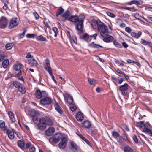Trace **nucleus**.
Instances as JSON below:
<instances>
[{
	"label": "nucleus",
	"instance_id": "nucleus-28",
	"mask_svg": "<svg viewBox=\"0 0 152 152\" xmlns=\"http://www.w3.org/2000/svg\"><path fill=\"white\" fill-rule=\"evenodd\" d=\"M22 65V64L21 63H18L14 65L13 68L16 71H19L21 68Z\"/></svg>",
	"mask_w": 152,
	"mask_h": 152
},
{
	"label": "nucleus",
	"instance_id": "nucleus-16",
	"mask_svg": "<svg viewBox=\"0 0 152 152\" xmlns=\"http://www.w3.org/2000/svg\"><path fill=\"white\" fill-rule=\"evenodd\" d=\"M28 61L29 64L32 66H36L38 65L37 62L34 58L32 59H28Z\"/></svg>",
	"mask_w": 152,
	"mask_h": 152
},
{
	"label": "nucleus",
	"instance_id": "nucleus-13",
	"mask_svg": "<svg viewBox=\"0 0 152 152\" xmlns=\"http://www.w3.org/2000/svg\"><path fill=\"white\" fill-rule=\"evenodd\" d=\"M18 19L16 18H13L12 19L10 22V24L9 27L10 28H12L15 27L18 24Z\"/></svg>",
	"mask_w": 152,
	"mask_h": 152
},
{
	"label": "nucleus",
	"instance_id": "nucleus-17",
	"mask_svg": "<svg viewBox=\"0 0 152 152\" xmlns=\"http://www.w3.org/2000/svg\"><path fill=\"white\" fill-rule=\"evenodd\" d=\"M0 128L4 132H6L7 128L5 126V122L3 120H0Z\"/></svg>",
	"mask_w": 152,
	"mask_h": 152
},
{
	"label": "nucleus",
	"instance_id": "nucleus-53",
	"mask_svg": "<svg viewBox=\"0 0 152 152\" xmlns=\"http://www.w3.org/2000/svg\"><path fill=\"white\" fill-rule=\"evenodd\" d=\"M124 81V80L123 78H121L120 79H118L116 81V83L118 84H120Z\"/></svg>",
	"mask_w": 152,
	"mask_h": 152
},
{
	"label": "nucleus",
	"instance_id": "nucleus-56",
	"mask_svg": "<svg viewBox=\"0 0 152 152\" xmlns=\"http://www.w3.org/2000/svg\"><path fill=\"white\" fill-rule=\"evenodd\" d=\"M125 31L129 33H131L132 29L129 27H126L125 28Z\"/></svg>",
	"mask_w": 152,
	"mask_h": 152
},
{
	"label": "nucleus",
	"instance_id": "nucleus-2",
	"mask_svg": "<svg viewBox=\"0 0 152 152\" xmlns=\"http://www.w3.org/2000/svg\"><path fill=\"white\" fill-rule=\"evenodd\" d=\"M85 17L83 15H80L78 17L75 16H71L69 21L72 22L77 23V24H75L76 29L78 31L83 32V26L84 21Z\"/></svg>",
	"mask_w": 152,
	"mask_h": 152
},
{
	"label": "nucleus",
	"instance_id": "nucleus-63",
	"mask_svg": "<svg viewBox=\"0 0 152 152\" xmlns=\"http://www.w3.org/2000/svg\"><path fill=\"white\" fill-rule=\"evenodd\" d=\"M116 72L117 73L120 74H122L123 75L124 74V73L123 72L121 71L120 69H117L116 70Z\"/></svg>",
	"mask_w": 152,
	"mask_h": 152
},
{
	"label": "nucleus",
	"instance_id": "nucleus-32",
	"mask_svg": "<svg viewBox=\"0 0 152 152\" xmlns=\"http://www.w3.org/2000/svg\"><path fill=\"white\" fill-rule=\"evenodd\" d=\"M36 39L38 41H46L47 39L45 37L42 35H40L36 37Z\"/></svg>",
	"mask_w": 152,
	"mask_h": 152
},
{
	"label": "nucleus",
	"instance_id": "nucleus-7",
	"mask_svg": "<svg viewBox=\"0 0 152 152\" xmlns=\"http://www.w3.org/2000/svg\"><path fill=\"white\" fill-rule=\"evenodd\" d=\"M67 141V137H63L58 144V146L60 149H64L65 148Z\"/></svg>",
	"mask_w": 152,
	"mask_h": 152
},
{
	"label": "nucleus",
	"instance_id": "nucleus-24",
	"mask_svg": "<svg viewBox=\"0 0 152 152\" xmlns=\"http://www.w3.org/2000/svg\"><path fill=\"white\" fill-rule=\"evenodd\" d=\"M70 145L71 149L72 150H74V151H75L77 149V145L74 142H71L70 144Z\"/></svg>",
	"mask_w": 152,
	"mask_h": 152
},
{
	"label": "nucleus",
	"instance_id": "nucleus-3",
	"mask_svg": "<svg viewBox=\"0 0 152 152\" xmlns=\"http://www.w3.org/2000/svg\"><path fill=\"white\" fill-rule=\"evenodd\" d=\"M13 86L21 94H25L26 92V89L23 85L17 81H14L13 82Z\"/></svg>",
	"mask_w": 152,
	"mask_h": 152
},
{
	"label": "nucleus",
	"instance_id": "nucleus-20",
	"mask_svg": "<svg viewBox=\"0 0 152 152\" xmlns=\"http://www.w3.org/2000/svg\"><path fill=\"white\" fill-rule=\"evenodd\" d=\"M104 38L103 39V41L106 42H112L113 41L114 39L113 37L112 36L109 35V34H108V36L107 37Z\"/></svg>",
	"mask_w": 152,
	"mask_h": 152
},
{
	"label": "nucleus",
	"instance_id": "nucleus-48",
	"mask_svg": "<svg viewBox=\"0 0 152 152\" xmlns=\"http://www.w3.org/2000/svg\"><path fill=\"white\" fill-rule=\"evenodd\" d=\"M134 17L137 19H138L141 20L142 18L139 15V14L138 13H135L134 14Z\"/></svg>",
	"mask_w": 152,
	"mask_h": 152
},
{
	"label": "nucleus",
	"instance_id": "nucleus-29",
	"mask_svg": "<svg viewBox=\"0 0 152 152\" xmlns=\"http://www.w3.org/2000/svg\"><path fill=\"white\" fill-rule=\"evenodd\" d=\"M143 130L144 132L146 133L150 136H152V131L149 129L145 127L143 128Z\"/></svg>",
	"mask_w": 152,
	"mask_h": 152
},
{
	"label": "nucleus",
	"instance_id": "nucleus-30",
	"mask_svg": "<svg viewBox=\"0 0 152 152\" xmlns=\"http://www.w3.org/2000/svg\"><path fill=\"white\" fill-rule=\"evenodd\" d=\"M35 96L38 99H40L42 97L41 92L39 89H38L36 91Z\"/></svg>",
	"mask_w": 152,
	"mask_h": 152
},
{
	"label": "nucleus",
	"instance_id": "nucleus-54",
	"mask_svg": "<svg viewBox=\"0 0 152 152\" xmlns=\"http://www.w3.org/2000/svg\"><path fill=\"white\" fill-rule=\"evenodd\" d=\"M126 9L129 11H135L137 10L136 9H135L134 7H132L130 8L129 7H127Z\"/></svg>",
	"mask_w": 152,
	"mask_h": 152
},
{
	"label": "nucleus",
	"instance_id": "nucleus-31",
	"mask_svg": "<svg viewBox=\"0 0 152 152\" xmlns=\"http://www.w3.org/2000/svg\"><path fill=\"white\" fill-rule=\"evenodd\" d=\"M77 135L82 139L83 141H85L86 143L89 145H90L91 143L90 142L86 139L80 133L77 134Z\"/></svg>",
	"mask_w": 152,
	"mask_h": 152
},
{
	"label": "nucleus",
	"instance_id": "nucleus-42",
	"mask_svg": "<svg viewBox=\"0 0 152 152\" xmlns=\"http://www.w3.org/2000/svg\"><path fill=\"white\" fill-rule=\"evenodd\" d=\"M136 125L137 127L142 128L144 126V124L142 121H140L136 123Z\"/></svg>",
	"mask_w": 152,
	"mask_h": 152
},
{
	"label": "nucleus",
	"instance_id": "nucleus-4",
	"mask_svg": "<svg viewBox=\"0 0 152 152\" xmlns=\"http://www.w3.org/2000/svg\"><path fill=\"white\" fill-rule=\"evenodd\" d=\"M63 136L61 133H58L53 135L49 139L50 142L52 144H56L58 142Z\"/></svg>",
	"mask_w": 152,
	"mask_h": 152
},
{
	"label": "nucleus",
	"instance_id": "nucleus-39",
	"mask_svg": "<svg viewBox=\"0 0 152 152\" xmlns=\"http://www.w3.org/2000/svg\"><path fill=\"white\" fill-rule=\"evenodd\" d=\"M124 152H134L133 150L130 147L126 146L124 148Z\"/></svg>",
	"mask_w": 152,
	"mask_h": 152
},
{
	"label": "nucleus",
	"instance_id": "nucleus-59",
	"mask_svg": "<svg viewBox=\"0 0 152 152\" xmlns=\"http://www.w3.org/2000/svg\"><path fill=\"white\" fill-rule=\"evenodd\" d=\"M26 58L28 59H31L33 58L34 57L33 56H31L30 53H28L26 56Z\"/></svg>",
	"mask_w": 152,
	"mask_h": 152
},
{
	"label": "nucleus",
	"instance_id": "nucleus-40",
	"mask_svg": "<svg viewBox=\"0 0 152 152\" xmlns=\"http://www.w3.org/2000/svg\"><path fill=\"white\" fill-rule=\"evenodd\" d=\"M88 82L90 84L92 85L96 83V81L93 78H89L88 79Z\"/></svg>",
	"mask_w": 152,
	"mask_h": 152
},
{
	"label": "nucleus",
	"instance_id": "nucleus-51",
	"mask_svg": "<svg viewBox=\"0 0 152 152\" xmlns=\"http://www.w3.org/2000/svg\"><path fill=\"white\" fill-rule=\"evenodd\" d=\"M41 94L42 97V98L46 97V96L48 95L47 93L45 91H42L41 92Z\"/></svg>",
	"mask_w": 152,
	"mask_h": 152
},
{
	"label": "nucleus",
	"instance_id": "nucleus-1",
	"mask_svg": "<svg viewBox=\"0 0 152 152\" xmlns=\"http://www.w3.org/2000/svg\"><path fill=\"white\" fill-rule=\"evenodd\" d=\"M91 25L94 29H95L97 26L98 31L100 32L101 36L103 38L107 37L110 33L107 26L100 20L92 21Z\"/></svg>",
	"mask_w": 152,
	"mask_h": 152
},
{
	"label": "nucleus",
	"instance_id": "nucleus-33",
	"mask_svg": "<svg viewBox=\"0 0 152 152\" xmlns=\"http://www.w3.org/2000/svg\"><path fill=\"white\" fill-rule=\"evenodd\" d=\"M64 11V10L61 7H60L58 10L56 12V16L58 17Z\"/></svg>",
	"mask_w": 152,
	"mask_h": 152
},
{
	"label": "nucleus",
	"instance_id": "nucleus-47",
	"mask_svg": "<svg viewBox=\"0 0 152 152\" xmlns=\"http://www.w3.org/2000/svg\"><path fill=\"white\" fill-rule=\"evenodd\" d=\"M32 113L35 115H35L36 116V115H40V113L37 110H32Z\"/></svg>",
	"mask_w": 152,
	"mask_h": 152
},
{
	"label": "nucleus",
	"instance_id": "nucleus-61",
	"mask_svg": "<svg viewBox=\"0 0 152 152\" xmlns=\"http://www.w3.org/2000/svg\"><path fill=\"white\" fill-rule=\"evenodd\" d=\"M35 148L34 147H31L29 148L30 152H35Z\"/></svg>",
	"mask_w": 152,
	"mask_h": 152
},
{
	"label": "nucleus",
	"instance_id": "nucleus-44",
	"mask_svg": "<svg viewBox=\"0 0 152 152\" xmlns=\"http://www.w3.org/2000/svg\"><path fill=\"white\" fill-rule=\"evenodd\" d=\"M113 43L114 45L118 48H121L122 47L121 45L116 40L113 41Z\"/></svg>",
	"mask_w": 152,
	"mask_h": 152
},
{
	"label": "nucleus",
	"instance_id": "nucleus-49",
	"mask_svg": "<svg viewBox=\"0 0 152 152\" xmlns=\"http://www.w3.org/2000/svg\"><path fill=\"white\" fill-rule=\"evenodd\" d=\"M4 58V53L0 51V61L3 60Z\"/></svg>",
	"mask_w": 152,
	"mask_h": 152
},
{
	"label": "nucleus",
	"instance_id": "nucleus-60",
	"mask_svg": "<svg viewBox=\"0 0 152 152\" xmlns=\"http://www.w3.org/2000/svg\"><path fill=\"white\" fill-rule=\"evenodd\" d=\"M133 139L134 140V141L136 143L138 142V139L137 137V136L135 135H134L132 137Z\"/></svg>",
	"mask_w": 152,
	"mask_h": 152
},
{
	"label": "nucleus",
	"instance_id": "nucleus-14",
	"mask_svg": "<svg viewBox=\"0 0 152 152\" xmlns=\"http://www.w3.org/2000/svg\"><path fill=\"white\" fill-rule=\"evenodd\" d=\"M55 130L54 128L50 127L45 131V133L47 136H50L54 133Z\"/></svg>",
	"mask_w": 152,
	"mask_h": 152
},
{
	"label": "nucleus",
	"instance_id": "nucleus-10",
	"mask_svg": "<svg viewBox=\"0 0 152 152\" xmlns=\"http://www.w3.org/2000/svg\"><path fill=\"white\" fill-rule=\"evenodd\" d=\"M4 133L7 134L8 137L10 139H13L15 136L14 132L13 129H7Z\"/></svg>",
	"mask_w": 152,
	"mask_h": 152
},
{
	"label": "nucleus",
	"instance_id": "nucleus-8",
	"mask_svg": "<svg viewBox=\"0 0 152 152\" xmlns=\"http://www.w3.org/2000/svg\"><path fill=\"white\" fill-rule=\"evenodd\" d=\"M51 99L48 97L42 98L40 100V103L44 105L49 104L51 103Z\"/></svg>",
	"mask_w": 152,
	"mask_h": 152
},
{
	"label": "nucleus",
	"instance_id": "nucleus-22",
	"mask_svg": "<svg viewBox=\"0 0 152 152\" xmlns=\"http://www.w3.org/2000/svg\"><path fill=\"white\" fill-rule=\"evenodd\" d=\"M112 136L114 138L116 139H120L121 136L117 132L115 131L112 132H111Z\"/></svg>",
	"mask_w": 152,
	"mask_h": 152
},
{
	"label": "nucleus",
	"instance_id": "nucleus-15",
	"mask_svg": "<svg viewBox=\"0 0 152 152\" xmlns=\"http://www.w3.org/2000/svg\"><path fill=\"white\" fill-rule=\"evenodd\" d=\"M44 118L46 123V126L48 125L49 126H52L53 125V122L51 119L48 117H46Z\"/></svg>",
	"mask_w": 152,
	"mask_h": 152
},
{
	"label": "nucleus",
	"instance_id": "nucleus-5",
	"mask_svg": "<svg viewBox=\"0 0 152 152\" xmlns=\"http://www.w3.org/2000/svg\"><path fill=\"white\" fill-rule=\"evenodd\" d=\"M38 126V129L40 130H44L46 127L45 119L44 117H41L38 119V121L36 124Z\"/></svg>",
	"mask_w": 152,
	"mask_h": 152
},
{
	"label": "nucleus",
	"instance_id": "nucleus-55",
	"mask_svg": "<svg viewBox=\"0 0 152 152\" xmlns=\"http://www.w3.org/2000/svg\"><path fill=\"white\" fill-rule=\"evenodd\" d=\"M35 35L34 34H28L26 36L27 38H32L35 37Z\"/></svg>",
	"mask_w": 152,
	"mask_h": 152
},
{
	"label": "nucleus",
	"instance_id": "nucleus-26",
	"mask_svg": "<svg viewBox=\"0 0 152 152\" xmlns=\"http://www.w3.org/2000/svg\"><path fill=\"white\" fill-rule=\"evenodd\" d=\"M17 144L19 147L21 149H23L24 148L25 143L24 142L21 140H19L17 141Z\"/></svg>",
	"mask_w": 152,
	"mask_h": 152
},
{
	"label": "nucleus",
	"instance_id": "nucleus-52",
	"mask_svg": "<svg viewBox=\"0 0 152 152\" xmlns=\"http://www.w3.org/2000/svg\"><path fill=\"white\" fill-rule=\"evenodd\" d=\"M70 109L72 111H74L76 110L77 108L75 105L73 104L70 106Z\"/></svg>",
	"mask_w": 152,
	"mask_h": 152
},
{
	"label": "nucleus",
	"instance_id": "nucleus-25",
	"mask_svg": "<svg viewBox=\"0 0 152 152\" xmlns=\"http://www.w3.org/2000/svg\"><path fill=\"white\" fill-rule=\"evenodd\" d=\"M8 115L11 122L12 123L14 122L15 119L14 117L13 113L11 111H9L8 113Z\"/></svg>",
	"mask_w": 152,
	"mask_h": 152
},
{
	"label": "nucleus",
	"instance_id": "nucleus-46",
	"mask_svg": "<svg viewBox=\"0 0 152 152\" xmlns=\"http://www.w3.org/2000/svg\"><path fill=\"white\" fill-rule=\"evenodd\" d=\"M67 102L69 104H71L73 102V99L72 97L71 96L69 99L66 100Z\"/></svg>",
	"mask_w": 152,
	"mask_h": 152
},
{
	"label": "nucleus",
	"instance_id": "nucleus-38",
	"mask_svg": "<svg viewBox=\"0 0 152 152\" xmlns=\"http://www.w3.org/2000/svg\"><path fill=\"white\" fill-rule=\"evenodd\" d=\"M13 44L12 43H8L6 44L5 48L7 50H9L11 49L12 47Z\"/></svg>",
	"mask_w": 152,
	"mask_h": 152
},
{
	"label": "nucleus",
	"instance_id": "nucleus-45",
	"mask_svg": "<svg viewBox=\"0 0 152 152\" xmlns=\"http://www.w3.org/2000/svg\"><path fill=\"white\" fill-rule=\"evenodd\" d=\"M141 43L144 45H149L150 43L143 39H141Z\"/></svg>",
	"mask_w": 152,
	"mask_h": 152
},
{
	"label": "nucleus",
	"instance_id": "nucleus-64",
	"mask_svg": "<svg viewBox=\"0 0 152 152\" xmlns=\"http://www.w3.org/2000/svg\"><path fill=\"white\" fill-rule=\"evenodd\" d=\"M31 143L30 142H28L26 144V148L27 149H28L31 145Z\"/></svg>",
	"mask_w": 152,
	"mask_h": 152
},
{
	"label": "nucleus",
	"instance_id": "nucleus-19",
	"mask_svg": "<svg viewBox=\"0 0 152 152\" xmlns=\"http://www.w3.org/2000/svg\"><path fill=\"white\" fill-rule=\"evenodd\" d=\"M55 110L60 114L62 113V109L58 103H56L54 104Z\"/></svg>",
	"mask_w": 152,
	"mask_h": 152
},
{
	"label": "nucleus",
	"instance_id": "nucleus-6",
	"mask_svg": "<svg viewBox=\"0 0 152 152\" xmlns=\"http://www.w3.org/2000/svg\"><path fill=\"white\" fill-rule=\"evenodd\" d=\"M129 86V85L126 83H125L124 85L120 86L119 90L123 95L125 96L127 95V90Z\"/></svg>",
	"mask_w": 152,
	"mask_h": 152
},
{
	"label": "nucleus",
	"instance_id": "nucleus-9",
	"mask_svg": "<svg viewBox=\"0 0 152 152\" xmlns=\"http://www.w3.org/2000/svg\"><path fill=\"white\" fill-rule=\"evenodd\" d=\"M8 20L4 16L1 17L0 20V28H5L7 26Z\"/></svg>",
	"mask_w": 152,
	"mask_h": 152
},
{
	"label": "nucleus",
	"instance_id": "nucleus-34",
	"mask_svg": "<svg viewBox=\"0 0 152 152\" xmlns=\"http://www.w3.org/2000/svg\"><path fill=\"white\" fill-rule=\"evenodd\" d=\"M70 40L71 43L73 42L74 43L77 44V39L75 36L72 37L70 36Z\"/></svg>",
	"mask_w": 152,
	"mask_h": 152
},
{
	"label": "nucleus",
	"instance_id": "nucleus-11",
	"mask_svg": "<svg viewBox=\"0 0 152 152\" xmlns=\"http://www.w3.org/2000/svg\"><path fill=\"white\" fill-rule=\"evenodd\" d=\"M45 61L46 63L44 64V67L50 74H52V71L50 64L49 60L48 59H46Z\"/></svg>",
	"mask_w": 152,
	"mask_h": 152
},
{
	"label": "nucleus",
	"instance_id": "nucleus-62",
	"mask_svg": "<svg viewBox=\"0 0 152 152\" xmlns=\"http://www.w3.org/2000/svg\"><path fill=\"white\" fill-rule=\"evenodd\" d=\"M33 15L36 20H37L39 19V16L37 13H33Z\"/></svg>",
	"mask_w": 152,
	"mask_h": 152
},
{
	"label": "nucleus",
	"instance_id": "nucleus-35",
	"mask_svg": "<svg viewBox=\"0 0 152 152\" xmlns=\"http://www.w3.org/2000/svg\"><path fill=\"white\" fill-rule=\"evenodd\" d=\"M9 64V61L8 59L5 60L2 63L3 67L4 68L7 67Z\"/></svg>",
	"mask_w": 152,
	"mask_h": 152
},
{
	"label": "nucleus",
	"instance_id": "nucleus-27",
	"mask_svg": "<svg viewBox=\"0 0 152 152\" xmlns=\"http://www.w3.org/2000/svg\"><path fill=\"white\" fill-rule=\"evenodd\" d=\"M142 32L141 31H139L137 33L132 32L131 33V35L133 37L136 38H138L141 35Z\"/></svg>",
	"mask_w": 152,
	"mask_h": 152
},
{
	"label": "nucleus",
	"instance_id": "nucleus-58",
	"mask_svg": "<svg viewBox=\"0 0 152 152\" xmlns=\"http://www.w3.org/2000/svg\"><path fill=\"white\" fill-rule=\"evenodd\" d=\"M71 96L69 94H65V95H64V98L65 99L66 101L69 99V98Z\"/></svg>",
	"mask_w": 152,
	"mask_h": 152
},
{
	"label": "nucleus",
	"instance_id": "nucleus-12",
	"mask_svg": "<svg viewBox=\"0 0 152 152\" xmlns=\"http://www.w3.org/2000/svg\"><path fill=\"white\" fill-rule=\"evenodd\" d=\"M71 16L70 12L68 10H66L62 15V18L63 20L65 21L68 20L69 21Z\"/></svg>",
	"mask_w": 152,
	"mask_h": 152
},
{
	"label": "nucleus",
	"instance_id": "nucleus-18",
	"mask_svg": "<svg viewBox=\"0 0 152 152\" xmlns=\"http://www.w3.org/2000/svg\"><path fill=\"white\" fill-rule=\"evenodd\" d=\"M76 118L77 120L79 121H81L83 119L84 117L83 114L80 112H78L76 115Z\"/></svg>",
	"mask_w": 152,
	"mask_h": 152
},
{
	"label": "nucleus",
	"instance_id": "nucleus-57",
	"mask_svg": "<svg viewBox=\"0 0 152 152\" xmlns=\"http://www.w3.org/2000/svg\"><path fill=\"white\" fill-rule=\"evenodd\" d=\"M97 34L95 33L93 35H91L90 37L91 38L93 39L94 40L96 39V37L97 36Z\"/></svg>",
	"mask_w": 152,
	"mask_h": 152
},
{
	"label": "nucleus",
	"instance_id": "nucleus-43",
	"mask_svg": "<svg viewBox=\"0 0 152 152\" xmlns=\"http://www.w3.org/2000/svg\"><path fill=\"white\" fill-rule=\"evenodd\" d=\"M32 119L33 120V122L36 124H37V123L38 120V118L37 117L35 116V115H32Z\"/></svg>",
	"mask_w": 152,
	"mask_h": 152
},
{
	"label": "nucleus",
	"instance_id": "nucleus-36",
	"mask_svg": "<svg viewBox=\"0 0 152 152\" xmlns=\"http://www.w3.org/2000/svg\"><path fill=\"white\" fill-rule=\"evenodd\" d=\"M91 46L93 48H103L102 46L100 45L99 44H96L94 43V42H92L91 44Z\"/></svg>",
	"mask_w": 152,
	"mask_h": 152
},
{
	"label": "nucleus",
	"instance_id": "nucleus-37",
	"mask_svg": "<svg viewBox=\"0 0 152 152\" xmlns=\"http://www.w3.org/2000/svg\"><path fill=\"white\" fill-rule=\"evenodd\" d=\"M134 4L136 5L140 4L138 1L137 0H133L132 1L127 3V4L130 5Z\"/></svg>",
	"mask_w": 152,
	"mask_h": 152
},
{
	"label": "nucleus",
	"instance_id": "nucleus-21",
	"mask_svg": "<svg viewBox=\"0 0 152 152\" xmlns=\"http://www.w3.org/2000/svg\"><path fill=\"white\" fill-rule=\"evenodd\" d=\"M83 126L85 128L89 129L91 127V124L90 122L88 121H86L82 123Z\"/></svg>",
	"mask_w": 152,
	"mask_h": 152
},
{
	"label": "nucleus",
	"instance_id": "nucleus-50",
	"mask_svg": "<svg viewBox=\"0 0 152 152\" xmlns=\"http://www.w3.org/2000/svg\"><path fill=\"white\" fill-rule=\"evenodd\" d=\"M107 15L111 17L112 18H114L115 17V15L110 12H107Z\"/></svg>",
	"mask_w": 152,
	"mask_h": 152
},
{
	"label": "nucleus",
	"instance_id": "nucleus-41",
	"mask_svg": "<svg viewBox=\"0 0 152 152\" xmlns=\"http://www.w3.org/2000/svg\"><path fill=\"white\" fill-rule=\"evenodd\" d=\"M52 30L55 33L54 36L55 37H56L58 33V29L56 27H54L53 28Z\"/></svg>",
	"mask_w": 152,
	"mask_h": 152
},
{
	"label": "nucleus",
	"instance_id": "nucleus-23",
	"mask_svg": "<svg viewBox=\"0 0 152 152\" xmlns=\"http://www.w3.org/2000/svg\"><path fill=\"white\" fill-rule=\"evenodd\" d=\"M89 38V36L87 33H85L82 35L80 36V38L82 40L87 41Z\"/></svg>",
	"mask_w": 152,
	"mask_h": 152
}]
</instances>
